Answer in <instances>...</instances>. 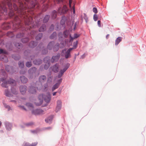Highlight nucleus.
Instances as JSON below:
<instances>
[{
	"label": "nucleus",
	"instance_id": "f257e3e1",
	"mask_svg": "<svg viewBox=\"0 0 146 146\" xmlns=\"http://www.w3.org/2000/svg\"><path fill=\"white\" fill-rule=\"evenodd\" d=\"M7 4L9 9L10 10V12L9 14V15L10 17H12L14 15L15 13H14L13 8L15 11L18 13V10H15L14 8L13 7H12V5L11 3L10 0H7L6 1H3L1 4H0V13H5L4 15L6 14L7 13V9L5 7L6 4Z\"/></svg>",
	"mask_w": 146,
	"mask_h": 146
},
{
	"label": "nucleus",
	"instance_id": "f03ea898",
	"mask_svg": "<svg viewBox=\"0 0 146 146\" xmlns=\"http://www.w3.org/2000/svg\"><path fill=\"white\" fill-rule=\"evenodd\" d=\"M43 98L46 102L48 103L49 102L51 98L50 93H48L44 95H43L42 94H40L38 97L39 102L36 103V105L37 106L41 105L42 103Z\"/></svg>",
	"mask_w": 146,
	"mask_h": 146
},
{
	"label": "nucleus",
	"instance_id": "7ed1b4c3",
	"mask_svg": "<svg viewBox=\"0 0 146 146\" xmlns=\"http://www.w3.org/2000/svg\"><path fill=\"white\" fill-rule=\"evenodd\" d=\"M14 20L15 22L13 23V28L18 29L21 27V24L18 17H16L14 19Z\"/></svg>",
	"mask_w": 146,
	"mask_h": 146
},
{
	"label": "nucleus",
	"instance_id": "20e7f679",
	"mask_svg": "<svg viewBox=\"0 0 146 146\" xmlns=\"http://www.w3.org/2000/svg\"><path fill=\"white\" fill-rule=\"evenodd\" d=\"M73 49V48H70L68 50L65 49L62 50V53H63L65 58H68L71 57L70 52Z\"/></svg>",
	"mask_w": 146,
	"mask_h": 146
},
{
	"label": "nucleus",
	"instance_id": "39448f33",
	"mask_svg": "<svg viewBox=\"0 0 146 146\" xmlns=\"http://www.w3.org/2000/svg\"><path fill=\"white\" fill-rule=\"evenodd\" d=\"M70 66L69 64H67L62 69H61L58 75V78H60L62 77L64 73L66 71Z\"/></svg>",
	"mask_w": 146,
	"mask_h": 146
},
{
	"label": "nucleus",
	"instance_id": "423d86ee",
	"mask_svg": "<svg viewBox=\"0 0 146 146\" xmlns=\"http://www.w3.org/2000/svg\"><path fill=\"white\" fill-rule=\"evenodd\" d=\"M42 86V84L40 83V84L38 86H37L36 88L35 87H34L33 86H31V87H30L29 89V92L33 94H35L36 92V89H40Z\"/></svg>",
	"mask_w": 146,
	"mask_h": 146
},
{
	"label": "nucleus",
	"instance_id": "0eeeda50",
	"mask_svg": "<svg viewBox=\"0 0 146 146\" xmlns=\"http://www.w3.org/2000/svg\"><path fill=\"white\" fill-rule=\"evenodd\" d=\"M15 84V81L13 79H10L9 81L7 82H4L1 84V86L2 87L5 88H7L8 87L7 85L8 84Z\"/></svg>",
	"mask_w": 146,
	"mask_h": 146
},
{
	"label": "nucleus",
	"instance_id": "6e6552de",
	"mask_svg": "<svg viewBox=\"0 0 146 146\" xmlns=\"http://www.w3.org/2000/svg\"><path fill=\"white\" fill-rule=\"evenodd\" d=\"M68 9L67 7L65 5H64L63 6L62 9L61 8H60L59 9L58 12V13H59L60 14H63L66 13Z\"/></svg>",
	"mask_w": 146,
	"mask_h": 146
},
{
	"label": "nucleus",
	"instance_id": "1a4fd4ad",
	"mask_svg": "<svg viewBox=\"0 0 146 146\" xmlns=\"http://www.w3.org/2000/svg\"><path fill=\"white\" fill-rule=\"evenodd\" d=\"M44 61L46 64L44 66V68L45 69H47L50 65L49 58L47 57L44 58Z\"/></svg>",
	"mask_w": 146,
	"mask_h": 146
},
{
	"label": "nucleus",
	"instance_id": "9d476101",
	"mask_svg": "<svg viewBox=\"0 0 146 146\" xmlns=\"http://www.w3.org/2000/svg\"><path fill=\"white\" fill-rule=\"evenodd\" d=\"M52 70L54 72H58L59 70V65L58 64H56L55 65L51 67Z\"/></svg>",
	"mask_w": 146,
	"mask_h": 146
},
{
	"label": "nucleus",
	"instance_id": "9b49d317",
	"mask_svg": "<svg viewBox=\"0 0 146 146\" xmlns=\"http://www.w3.org/2000/svg\"><path fill=\"white\" fill-rule=\"evenodd\" d=\"M44 111L40 109H36L32 111L33 114L35 115H38L42 114Z\"/></svg>",
	"mask_w": 146,
	"mask_h": 146
},
{
	"label": "nucleus",
	"instance_id": "f8f14e48",
	"mask_svg": "<svg viewBox=\"0 0 146 146\" xmlns=\"http://www.w3.org/2000/svg\"><path fill=\"white\" fill-rule=\"evenodd\" d=\"M62 81V79H60V80H58V82L57 83L55 84L52 87V91H53L55 90L58 87L60 83Z\"/></svg>",
	"mask_w": 146,
	"mask_h": 146
},
{
	"label": "nucleus",
	"instance_id": "ddd939ff",
	"mask_svg": "<svg viewBox=\"0 0 146 146\" xmlns=\"http://www.w3.org/2000/svg\"><path fill=\"white\" fill-rule=\"evenodd\" d=\"M62 102L60 100H58L57 102V106L55 111L57 112L60 110L61 107Z\"/></svg>",
	"mask_w": 146,
	"mask_h": 146
},
{
	"label": "nucleus",
	"instance_id": "4468645a",
	"mask_svg": "<svg viewBox=\"0 0 146 146\" xmlns=\"http://www.w3.org/2000/svg\"><path fill=\"white\" fill-rule=\"evenodd\" d=\"M60 56V54H58L56 56H53L50 60L51 62H54L57 61L59 60Z\"/></svg>",
	"mask_w": 146,
	"mask_h": 146
},
{
	"label": "nucleus",
	"instance_id": "2eb2a0df",
	"mask_svg": "<svg viewBox=\"0 0 146 146\" xmlns=\"http://www.w3.org/2000/svg\"><path fill=\"white\" fill-rule=\"evenodd\" d=\"M20 90L21 94H24L27 90V87L26 86H21L20 87Z\"/></svg>",
	"mask_w": 146,
	"mask_h": 146
},
{
	"label": "nucleus",
	"instance_id": "dca6fc26",
	"mask_svg": "<svg viewBox=\"0 0 146 146\" xmlns=\"http://www.w3.org/2000/svg\"><path fill=\"white\" fill-rule=\"evenodd\" d=\"M46 79V78L45 76L41 75L39 77V80L40 82L42 83L45 82Z\"/></svg>",
	"mask_w": 146,
	"mask_h": 146
},
{
	"label": "nucleus",
	"instance_id": "f3484780",
	"mask_svg": "<svg viewBox=\"0 0 146 146\" xmlns=\"http://www.w3.org/2000/svg\"><path fill=\"white\" fill-rule=\"evenodd\" d=\"M20 79L23 83H26L27 81V79L25 76H22L20 77Z\"/></svg>",
	"mask_w": 146,
	"mask_h": 146
},
{
	"label": "nucleus",
	"instance_id": "a211bd4d",
	"mask_svg": "<svg viewBox=\"0 0 146 146\" xmlns=\"http://www.w3.org/2000/svg\"><path fill=\"white\" fill-rule=\"evenodd\" d=\"M37 44V43L34 41H31L29 44V46L30 47L33 48L35 47Z\"/></svg>",
	"mask_w": 146,
	"mask_h": 146
},
{
	"label": "nucleus",
	"instance_id": "6ab92c4d",
	"mask_svg": "<svg viewBox=\"0 0 146 146\" xmlns=\"http://www.w3.org/2000/svg\"><path fill=\"white\" fill-rule=\"evenodd\" d=\"M42 61L41 60L39 59L38 60H35L33 61V63L34 64L36 65H38L41 64Z\"/></svg>",
	"mask_w": 146,
	"mask_h": 146
},
{
	"label": "nucleus",
	"instance_id": "aec40b11",
	"mask_svg": "<svg viewBox=\"0 0 146 146\" xmlns=\"http://www.w3.org/2000/svg\"><path fill=\"white\" fill-rule=\"evenodd\" d=\"M53 118V116H50L48 117V118L45 119L46 122L48 123H50L52 119Z\"/></svg>",
	"mask_w": 146,
	"mask_h": 146
},
{
	"label": "nucleus",
	"instance_id": "412c9836",
	"mask_svg": "<svg viewBox=\"0 0 146 146\" xmlns=\"http://www.w3.org/2000/svg\"><path fill=\"white\" fill-rule=\"evenodd\" d=\"M36 70V68L35 67H33L31 68L29 70V72L30 73L34 74L35 73Z\"/></svg>",
	"mask_w": 146,
	"mask_h": 146
},
{
	"label": "nucleus",
	"instance_id": "4be33fe9",
	"mask_svg": "<svg viewBox=\"0 0 146 146\" xmlns=\"http://www.w3.org/2000/svg\"><path fill=\"white\" fill-rule=\"evenodd\" d=\"M121 40L122 38L121 37H118L116 39L115 41V45H117L121 41Z\"/></svg>",
	"mask_w": 146,
	"mask_h": 146
},
{
	"label": "nucleus",
	"instance_id": "5701e85b",
	"mask_svg": "<svg viewBox=\"0 0 146 146\" xmlns=\"http://www.w3.org/2000/svg\"><path fill=\"white\" fill-rule=\"evenodd\" d=\"M54 44V42H50L47 46V48L49 50L51 49Z\"/></svg>",
	"mask_w": 146,
	"mask_h": 146
},
{
	"label": "nucleus",
	"instance_id": "b1692460",
	"mask_svg": "<svg viewBox=\"0 0 146 146\" xmlns=\"http://www.w3.org/2000/svg\"><path fill=\"white\" fill-rule=\"evenodd\" d=\"M46 29V26L45 24L43 25L39 29V31H43Z\"/></svg>",
	"mask_w": 146,
	"mask_h": 146
},
{
	"label": "nucleus",
	"instance_id": "393cba45",
	"mask_svg": "<svg viewBox=\"0 0 146 146\" xmlns=\"http://www.w3.org/2000/svg\"><path fill=\"white\" fill-rule=\"evenodd\" d=\"M50 16L48 15H46L45 17L43 20V22L44 23H46L48 21Z\"/></svg>",
	"mask_w": 146,
	"mask_h": 146
},
{
	"label": "nucleus",
	"instance_id": "a878e982",
	"mask_svg": "<svg viewBox=\"0 0 146 146\" xmlns=\"http://www.w3.org/2000/svg\"><path fill=\"white\" fill-rule=\"evenodd\" d=\"M3 27H6L5 28H4L3 29L5 30H7L9 29L10 27V26L9 24H4L3 25Z\"/></svg>",
	"mask_w": 146,
	"mask_h": 146
},
{
	"label": "nucleus",
	"instance_id": "bb28decb",
	"mask_svg": "<svg viewBox=\"0 0 146 146\" xmlns=\"http://www.w3.org/2000/svg\"><path fill=\"white\" fill-rule=\"evenodd\" d=\"M42 36V34L41 33H40L35 38L36 40H38L40 39Z\"/></svg>",
	"mask_w": 146,
	"mask_h": 146
},
{
	"label": "nucleus",
	"instance_id": "cd10ccee",
	"mask_svg": "<svg viewBox=\"0 0 146 146\" xmlns=\"http://www.w3.org/2000/svg\"><path fill=\"white\" fill-rule=\"evenodd\" d=\"M57 12L56 11H54L52 13V17L53 19H55L56 16Z\"/></svg>",
	"mask_w": 146,
	"mask_h": 146
},
{
	"label": "nucleus",
	"instance_id": "c85d7f7f",
	"mask_svg": "<svg viewBox=\"0 0 146 146\" xmlns=\"http://www.w3.org/2000/svg\"><path fill=\"white\" fill-rule=\"evenodd\" d=\"M59 43H57L54 46L53 48V50L54 51H57L59 48Z\"/></svg>",
	"mask_w": 146,
	"mask_h": 146
},
{
	"label": "nucleus",
	"instance_id": "c756f323",
	"mask_svg": "<svg viewBox=\"0 0 146 146\" xmlns=\"http://www.w3.org/2000/svg\"><path fill=\"white\" fill-rule=\"evenodd\" d=\"M11 91L14 94H17L18 93V92L14 88H12L11 89Z\"/></svg>",
	"mask_w": 146,
	"mask_h": 146
},
{
	"label": "nucleus",
	"instance_id": "7c9ffc66",
	"mask_svg": "<svg viewBox=\"0 0 146 146\" xmlns=\"http://www.w3.org/2000/svg\"><path fill=\"white\" fill-rule=\"evenodd\" d=\"M5 94L6 96H7L10 97L11 96V95L10 94V92L7 89H6L5 90Z\"/></svg>",
	"mask_w": 146,
	"mask_h": 146
},
{
	"label": "nucleus",
	"instance_id": "2f4dec72",
	"mask_svg": "<svg viewBox=\"0 0 146 146\" xmlns=\"http://www.w3.org/2000/svg\"><path fill=\"white\" fill-rule=\"evenodd\" d=\"M38 143L37 142H34L31 144H27V146H36Z\"/></svg>",
	"mask_w": 146,
	"mask_h": 146
},
{
	"label": "nucleus",
	"instance_id": "473e14b6",
	"mask_svg": "<svg viewBox=\"0 0 146 146\" xmlns=\"http://www.w3.org/2000/svg\"><path fill=\"white\" fill-rule=\"evenodd\" d=\"M69 34V32L68 31H64L63 33V35L65 37H66Z\"/></svg>",
	"mask_w": 146,
	"mask_h": 146
},
{
	"label": "nucleus",
	"instance_id": "72a5a7b5",
	"mask_svg": "<svg viewBox=\"0 0 146 146\" xmlns=\"http://www.w3.org/2000/svg\"><path fill=\"white\" fill-rule=\"evenodd\" d=\"M56 36V33L55 32H54L53 34L50 36V38L53 39L55 38Z\"/></svg>",
	"mask_w": 146,
	"mask_h": 146
},
{
	"label": "nucleus",
	"instance_id": "f704fd0d",
	"mask_svg": "<svg viewBox=\"0 0 146 146\" xmlns=\"http://www.w3.org/2000/svg\"><path fill=\"white\" fill-rule=\"evenodd\" d=\"M19 67L22 68L24 67V65L23 62H20L19 64Z\"/></svg>",
	"mask_w": 146,
	"mask_h": 146
},
{
	"label": "nucleus",
	"instance_id": "c9c22d12",
	"mask_svg": "<svg viewBox=\"0 0 146 146\" xmlns=\"http://www.w3.org/2000/svg\"><path fill=\"white\" fill-rule=\"evenodd\" d=\"M15 46L18 48H20L22 46V44H21L19 43H17L15 44Z\"/></svg>",
	"mask_w": 146,
	"mask_h": 146
},
{
	"label": "nucleus",
	"instance_id": "e433bc0d",
	"mask_svg": "<svg viewBox=\"0 0 146 146\" xmlns=\"http://www.w3.org/2000/svg\"><path fill=\"white\" fill-rule=\"evenodd\" d=\"M26 105L29 108H33V106L32 104L31 103H28L26 104Z\"/></svg>",
	"mask_w": 146,
	"mask_h": 146
},
{
	"label": "nucleus",
	"instance_id": "4c0bfd02",
	"mask_svg": "<svg viewBox=\"0 0 146 146\" xmlns=\"http://www.w3.org/2000/svg\"><path fill=\"white\" fill-rule=\"evenodd\" d=\"M3 53L5 54H7V52L6 51L3 50L1 49H0V54Z\"/></svg>",
	"mask_w": 146,
	"mask_h": 146
},
{
	"label": "nucleus",
	"instance_id": "58836bf2",
	"mask_svg": "<svg viewBox=\"0 0 146 146\" xmlns=\"http://www.w3.org/2000/svg\"><path fill=\"white\" fill-rule=\"evenodd\" d=\"M26 66L28 67H30L31 66L32 64L31 62H27L26 64Z\"/></svg>",
	"mask_w": 146,
	"mask_h": 146
},
{
	"label": "nucleus",
	"instance_id": "ea45409f",
	"mask_svg": "<svg viewBox=\"0 0 146 146\" xmlns=\"http://www.w3.org/2000/svg\"><path fill=\"white\" fill-rule=\"evenodd\" d=\"M52 76H50L48 78L47 82H51L52 81Z\"/></svg>",
	"mask_w": 146,
	"mask_h": 146
},
{
	"label": "nucleus",
	"instance_id": "a19ab883",
	"mask_svg": "<svg viewBox=\"0 0 146 146\" xmlns=\"http://www.w3.org/2000/svg\"><path fill=\"white\" fill-rule=\"evenodd\" d=\"M75 44L73 46V49L76 48L77 46V44H78V41H76V42L74 43Z\"/></svg>",
	"mask_w": 146,
	"mask_h": 146
},
{
	"label": "nucleus",
	"instance_id": "79ce46f5",
	"mask_svg": "<svg viewBox=\"0 0 146 146\" xmlns=\"http://www.w3.org/2000/svg\"><path fill=\"white\" fill-rule=\"evenodd\" d=\"M84 18L86 22L87 23L88 21V18L87 15L85 14H84Z\"/></svg>",
	"mask_w": 146,
	"mask_h": 146
},
{
	"label": "nucleus",
	"instance_id": "37998d69",
	"mask_svg": "<svg viewBox=\"0 0 146 146\" xmlns=\"http://www.w3.org/2000/svg\"><path fill=\"white\" fill-rule=\"evenodd\" d=\"M22 42H26L28 41V39L27 38H23L22 40Z\"/></svg>",
	"mask_w": 146,
	"mask_h": 146
},
{
	"label": "nucleus",
	"instance_id": "c03bdc74",
	"mask_svg": "<svg viewBox=\"0 0 146 146\" xmlns=\"http://www.w3.org/2000/svg\"><path fill=\"white\" fill-rule=\"evenodd\" d=\"M98 17L96 14H94L93 16V19L95 21H96L97 20Z\"/></svg>",
	"mask_w": 146,
	"mask_h": 146
},
{
	"label": "nucleus",
	"instance_id": "a18cd8bd",
	"mask_svg": "<svg viewBox=\"0 0 146 146\" xmlns=\"http://www.w3.org/2000/svg\"><path fill=\"white\" fill-rule=\"evenodd\" d=\"M93 12L96 14L98 12L97 9L96 7H94L93 8Z\"/></svg>",
	"mask_w": 146,
	"mask_h": 146
},
{
	"label": "nucleus",
	"instance_id": "49530a36",
	"mask_svg": "<svg viewBox=\"0 0 146 146\" xmlns=\"http://www.w3.org/2000/svg\"><path fill=\"white\" fill-rule=\"evenodd\" d=\"M2 58L3 59H4V58L5 59L4 60H3L5 62H8V59L5 56H4V57L3 58Z\"/></svg>",
	"mask_w": 146,
	"mask_h": 146
},
{
	"label": "nucleus",
	"instance_id": "de8ad7c7",
	"mask_svg": "<svg viewBox=\"0 0 146 146\" xmlns=\"http://www.w3.org/2000/svg\"><path fill=\"white\" fill-rule=\"evenodd\" d=\"M31 35H33L34 36L36 35V32L35 31L34 32V31H32L31 33Z\"/></svg>",
	"mask_w": 146,
	"mask_h": 146
},
{
	"label": "nucleus",
	"instance_id": "09e8293b",
	"mask_svg": "<svg viewBox=\"0 0 146 146\" xmlns=\"http://www.w3.org/2000/svg\"><path fill=\"white\" fill-rule=\"evenodd\" d=\"M23 36L21 34H18L17 35V38H20L22 37Z\"/></svg>",
	"mask_w": 146,
	"mask_h": 146
},
{
	"label": "nucleus",
	"instance_id": "8fccbe9b",
	"mask_svg": "<svg viewBox=\"0 0 146 146\" xmlns=\"http://www.w3.org/2000/svg\"><path fill=\"white\" fill-rule=\"evenodd\" d=\"M79 36V35L77 34H75L74 35V38H76L78 37Z\"/></svg>",
	"mask_w": 146,
	"mask_h": 146
},
{
	"label": "nucleus",
	"instance_id": "3c124183",
	"mask_svg": "<svg viewBox=\"0 0 146 146\" xmlns=\"http://www.w3.org/2000/svg\"><path fill=\"white\" fill-rule=\"evenodd\" d=\"M54 29V26L53 25H51L50 27V31Z\"/></svg>",
	"mask_w": 146,
	"mask_h": 146
},
{
	"label": "nucleus",
	"instance_id": "603ef678",
	"mask_svg": "<svg viewBox=\"0 0 146 146\" xmlns=\"http://www.w3.org/2000/svg\"><path fill=\"white\" fill-rule=\"evenodd\" d=\"M98 24L99 27H101V22L100 21H98Z\"/></svg>",
	"mask_w": 146,
	"mask_h": 146
},
{
	"label": "nucleus",
	"instance_id": "864d4df0",
	"mask_svg": "<svg viewBox=\"0 0 146 146\" xmlns=\"http://www.w3.org/2000/svg\"><path fill=\"white\" fill-rule=\"evenodd\" d=\"M33 124V123L32 122H31L30 123H29L27 124V125L28 126H31Z\"/></svg>",
	"mask_w": 146,
	"mask_h": 146
},
{
	"label": "nucleus",
	"instance_id": "5fc2aeb1",
	"mask_svg": "<svg viewBox=\"0 0 146 146\" xmlns=\"http://www.w3.org/2000/svg\"><path fill=\"white\" fill-rule=\"evenodd\" d=\"M72 0H69V6L71 9V4L72 2Z\"/></svg>",
	"mask_w": 146,
	"mask_h": 146
},
{
	"label": "nucleus",
	"instance_id": "6e6d98bb",
	"mask_svg": "<svg viewBox=\"0 0 146 146\" xmlns=\"http://www.w3.org/2000/svg\"><path fill=\"white\" fill-rule=\"evenodd\" d=\"M19 107L21 109L24 110H26V109L23 106H19Z\"/></svg>",
	"mask_w": 146,
	"mask_h": 146
},
{
	"label": "nucleus",
	"instance_id": "4d7b16f0",
	"mask_svg": "<svg viewBox=\"0 0 146 146\" xmlns=\"http://www.w3.org/2000/svg\"><path fill=\"white\" fill-rule=\"evenodd\" d=\"M86 56V55L85 54H84L83 55H82V56L81 57V58H82V59L84 58H85V57Z\"/></svg>",
	"mask_w": 146,
	"mask_h": 146
},
{
	"label": "nucleus",
	"instance_id": "13d9d810",
	"mask_svg": "<svg viewBox=\"0 0 146 146\" xmlns=\"http://www.w3.org/2000/svg\"><path fill=\"white\" fill-rule=\"evenodd\" d=\"M72 9H73V13H74V14L75 13V9H74V5L73 7H72Z\"/></svg>",
	"mask_w": 146,
	"mask_h": 146
},
{
	"label": "nucleus",
	"instance_id": "bf43d9fd",
	"mask_svg": "<svg viewBox=\"0 0 146 146\" xmlns=\"http://www.w3.org/2000/svg\"><path fill=\"white\" fill-rule=\"evenodd\" d=\"M5 106L7 108H8V109L9 110V108H10V107H9V106L8 105H5Z\"/></svg>",
	"mask_w": 146,
	"mask_h": 146
},
{
	"label": "nucleus",
	"instance_id": "052dcab7",
	"mask_svg": "<svg viewBox=\"0 0 146 146\" xmlns=\"http://www.w3.org/2000/svg\"><path fill=\"white\" fill-rule=\"evenodd\" d=\"M62 0H57V2L58 3H59L60 2H62Z\"/></svg>",
	"mask_w": 146,
	"mask_h": 146
},
{
	"label": "nucleus",
	"instance_id": "680f3d73",
	"mask_svg": "<svg viewBox=\"0 0 146 146\" xmlns=\"http://www.w3.org/2000/svg\"><path fill=\"white\" fill-rule=\"evenodd\" d=\"M109 36H110V35H109V34H108V35H106V38L107 39H108L109 38Z\"/></svg>",
	"mask_w": 146,
	"mask_h": 146
},
{
	"label": "nucleus",
	"instance_id": "e2e57ef3",
	"mask_svg": "<svg viewBox=\"0 0 146 146\" xmlns=\"http://www.w3.org/2000/svg\"><path fill=\"white\" fill-rule=\"evenodd\" d=\"M51 128L50 127H48L45 128V129H51Z\"/></svg>",
	"mask_w": 146,
	"mask_h": 146
},
{
	"label": "nucleus",
	"instance_id": "0e129e2a",
	"mask_svg": "<svg viewBox=\"0 0 146 146\" xmlns=\"http://www.w3.org/2000/svg\"><path fill=\"white\" fill-rule=\"evenodd\" d=\"M47 52L46 50L45 51V52H44V51H43L42 52V53L43 54H46V53H47Z\"/></svg>",
	"mask_w": 146,
	"mask_h": 146
},
{
	"label": "nucleus",
	"instance_id": "69168bd1",
	"mask_svg": "<svg viewBox=\"0 0 146 146\" xmlns=\"http://www.w3.org/2000/svg\"><path fill=\"white\" fill-rule=\"evenodd\" d=\"M57 93V92H55L53 93V96H55Z\"/></svg>",
	"mask_w": 146,
	"mask_h": 146
},
{
	"label": "nucleus",
	"instance_id": "338daca9",
	"mask_svg": "<svg viewBox=\"0 0 146 146\" xmlns=\"http://www.w3.org/2000/svg\"><path fill=\"white\" fill-rule=\"evenodd\" d=\"M36 25H37L38 26L39 24V22H36Z\"/></svg>",
	"mask_w": 146,
	"mask_h": 146
},
{
	"label": "nucleus",
	"instance_id": "774afa93",
	"mask_svg": "<svg viewBox=\"0 0 146 146\" xmlns=\"http://www.w3.org/2000/svg\"><path fill=\"white\" fill-rule=\"evenodd\" d=\"M32 132L33 133H35L36 132V131H32Z\"/></svg>",
	"mask_w": 146,
	"mask_h": 146
}]
</instances>
